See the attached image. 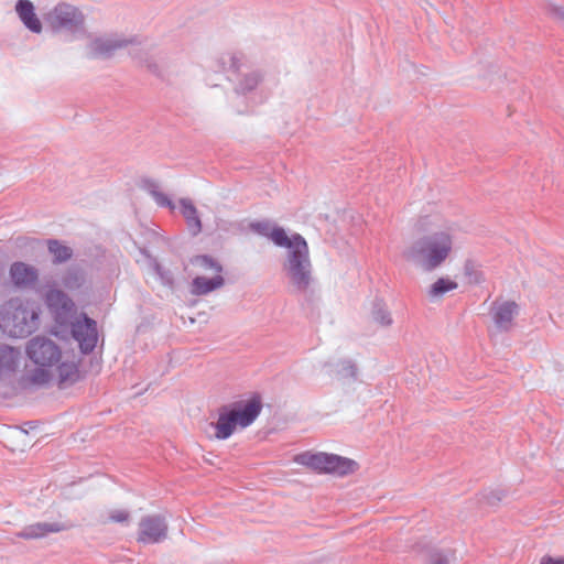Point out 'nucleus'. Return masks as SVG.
Segmentation results:
<instances>
[{"mask_svg":"<svg viewBox=\"0 0 564 564\" xmlns=\"http://www.w3.org/2000/svg\"><path fill=\"white\" fill-rule=\"evenodd\" d=\"M46 21L54 30L73 29L84 23V14L78 8L61 2L46 14Z\"/></svg>","mask_w":564,"mask_h":564,"instance_id":"7","label":"nucleus"},{"mask_svg":"<svg viewBox=\"0 0 564 564\" xmlns=\"http://www.w3.org/2000/svg\"><path fill=\"white\" fill-rule=\"evenodd\" d=\"M551 17L564 25V8L554 7L550 10Z\"/></svg>","mask_w":564,"mask_h":564,"instance_id":"26","label":"nucleus"},{"mask_svg":"<svg viewBox=\"0 0 564 564\" xmlns=\"http://www.w3.org/2000/svg\"><path fill=\"white\" fill-rule=\"evenodd\" d=\"M540 564H564V556L544 555L541 557Z\"/></svg>","mask_w":564,"mask_h":564,"instance_id":"25","label":"nucleus"},{"mask_svg":"<svg viewBox=\"0 0 564 564\" xmlns=\"http://www.w3.org/2000/svg\"><path fill=\"white\" fill-rule=\"evenodd\" d=\"M131 519L129 510L123 508H109L100 512L98 516V523L107 525L110 523L127 524Z\"/></svg>","mask_w":564,"mask_h":564,"instance_id":"18","label":"nucleus"},{"mask_svg":"<svg viewBox=\"0 0 564 564\" xmlns=\"http://www.w3.org/2000/svg\"><path fill=\"white\" fill-rule=\"evenodd\" d=\"M48 250L57 263L65 262L72 258V249L56 240L48 242Z\"/></svg>","mask_w":564,"mask_h":564,"instance_id":"20","label":"nucleus"},{"mask_svg":"<svg viewBox=\"0 0 564 564\" xmlns=\"http://www.w3.org/2000/svg\"><path fill=\"white\" fill-rule=\"evenodd\" d=\"M152 195H153L155 202L158 203V205L166 206L172 210L175 208V205L171 202V199H169V197L165 194L160 193V192H153Z\"/></svg>","mask_w":564,"mask_h":564,"instance_id":"24","label":"nucleus"},{"mask_svg":"<svg viewBox=\"0 0 564 564\" xmlns=\"http://www.w3.org/2000/svg\"><path fill=\"white\" fill-rule=\"evenodd\" d=\"M519 313L514 301H496L492 306V318L498 328L508 330Z\"/></svg>","mask_w":564,"mask_h":564,"instance_id":"11","label":"nucleus"},{"mask_svg":"<svg viewBox=\"0 0 564 564\" xmlns=\"http://www.w3.org/2000/svg\"><path fill=\"white\" fill-rule=\"evenodd\" d=\"M25 352L32 365L28 375L32 383L56 382L63 386L78 378L77 364L70 360L68 354L50 337L32 338L26 344Z\"/></svg>","mask_w":564,"mask_h":564,"instance_id":"1","label":"nucleus"},{"mask_svg":"<svg viewBox=\"0 0 564 564\" xmlns=\"http://www.w3.org/2000/svg\"><path fill=\"white\" fill-rule=\"evenodd\" d=\"M126 43L98 40L94 43V51L98 55H108L113 50L122 47Z\"/></svg>","mask_w":564,"mask_h":564,"instance_id":"21","label":"nucleus"},{"mask_svg":"<svg viewBox=\"0 0 564 564\" xmlns=\"http://www.w3.org/2000/svg\"><path fill=\"white\" fill-rule=\"evenodd\" d=\"M453 238L448 231H438L412 242L404 251L406 261L420 265L425 271L440 267L449 256Z\"/></svg>","mask_w":564,"mask_h":564,"instance_id":"3","label":"nucleus"},{"mask_svg":"<svg viewBox=\"0 0 564 564\" xmlns=\"http://www.w3.org/2000/svg\"><path fill=\"white\" fill-rule=\"evenodd\" d=\"M262 404L259 398L236 402L219 411L218 420L212 424L217 440H227L237 427L246 429L259 416Z\"/></svg>","mask_w":564,"mask_h":564,"instance_id":"5","label":"nucleus"},{"mask_svg":"<svg viewBox=\"0 0 564 564\" xmlns=\"http://www.w3.org/2000/svg\"><path fill=\"white\" fill-rule=\"evenodd\" d=\"M271 240L289 250L285 263L288 275L297 290H305L311 280L308 246L305 239L299 234L289 236L284 229H276L271 234Z\"/></svg>","mask_w":564,"mask_h":564,"instance_id":"2","label":"nucleus"},{"mask_svg":"<svg viewBox=\"0 0 564 564\" xmlns=\"http://www.w3.org/2000/svg\"><path fill=\"white\" fill-rule=\"evenodd\" d=\"M67 529L62 522H39L25 527L18 535L22 539H41L50 533H57Z\"/></svg>","mask_w":564,"mask_h":564,"instance_id":"14","label":"nucleus"},{"mask_svg":"<svg viewBox=\"0 0 564 564\" xmlns=\"http://www.w3.org/2000/svg\"><path fill=\"white\" fill-rule=\"evenodd\" d=\"M21 351L10 345L0 344V379L14 373L21 364Z\"/></svg>","mask_w":564,"mask_h":564,"instance_id":"12","label":"nucleus"},{"mask_svg":"<svg viewBox=\"0 0 564 564\" xmlns=\"http://www.w3.org/2000/svg\"><path fill=\"white\" fill-rule=\"evenodd\" d=\"M11 281L17 286H30L37 280V271L24 262H14L10 268Z\"/></svg>","mask_w":564,"mask_h":564,"instance_id":"15","label":"nucleus"},{"mask_svg":"<svg viewBox=\"0 0 564 564\" xmlns=\"http://www.w3.org/2000/svg\"><path fill=\"white\" fill-rule=\"evenodd\" d=\"M377 321L379 324L383 325V326H388L392 323V318L390 316V314L388 312H381L378 316H377Z\"/></svg>","mask_w":564,"mask_h":564,"instance_id":"27","label":"nucleus"},{"mask_svg":"<svg viewBox=\"0 0 564 564\" xmlns=\"http://www.w3.org/2000/svg\"><path fill=\"white\" fill-rule=\"evenodd\" d=\"M167 535L165 519L161 516L151 514L143 517L138 524L137 541L142 544H155L163 541Z\"/></svg>","mask_w":564,"mask_h":564,"instance_id":"8","label":"nucleus"},{"mask_svg":"<svg viewBox=\"0 0 564 564\" xmlns=\"http://www.w3.org/2000/svg\"><path fill=\"white\" fill-rule=\"evenodd\" d=\"M45 302L53 310L57 318H63L73 312L75 305L73 301L61 290L52 289L46 293Z\"/></svg>","mask_w":564,"mask_h":564,"instance_id":"13","label":"nucleus"},{"mask_svg":"<svg viewBox=\"0 0 564 564\" xmlns=\"http://www.w3.org/2000/svg\"><path fill=\"white\" fill-rule=\"evenodd\" d=\"M180 210L186 220L188 229L192 234L197 235L202 230V223L193 202L187 198L180 200Z\"/></svg>","mask_w":564,"mask_h":564,"instance_id":"17","label":"nucleus"},{"mask_svg":"<svg viewBox=\"0 0 564 564\" xmlns=\"http://www.w3.org/2000/svg\"><path fill=\"white\" fill-rule=\"evenodd\" d=\"M82 282L83 279L77 273H69L63 280L64 286L67 288L68 290H73L75 288L80 286Z\"/></svg>","mask_w":564,"mask_h":564,"instance_id":"22","label":"nucleus"},{"mask_svg":"<svg viewBox=\"0 0 564 564\" xmlns=\"http://www.w3.org/2000/svg\"><path fill=\"white\" fill-rule=\"evenodd\" d=\"M294 462L319 474L345 476L357 470L358 464L346 457L327 453L304 452L295 456Z\"/></svg>","mask_w":564,"mask_h":564,"instance_id":"6","label":"nucleus"},{"mask_svg":"<svg viewBox=\"0 0 564 564\" xmlns=\"http://www.w3.org/2000/svg\"><path fill=\"white\" fill-rule=\"evenodd\" d=\"M196 263L200 265L203 269L212 270L216 274L207 279L205 276H197L193 281V293L197 295L209 293L218 288H220L224 284V279L220 275L221 267L215 262L213 259L200 256L196 258Z\"/></svg>","mask_w":564,"mask_h":564,"instance_id":"9","label":"nucleus"},{"mask_svg":"<svg viewBox=\"0 0 564 564\" xmlns=\"http://www.w3.org/2000/svg\"><path fill=\"white\" fill-rule=\"evenodd\" d=\"M72 334L84 354L93 351L97 345L98 333L96 322L85 315L73 323Z\"/></svg>","mask_w":564,"mask_h":564,"instance_id":"10","label":"nucleus"},{"mask_svg":"<svg viewBox=\"0 0 564 564\" xmlns=\"http://www.w3.org/2000/svg\"><path fill=\"white\" fill-rule=\"evenodd\" d=\"M252 229L260 235L267 236L271 239V234L276 229H282L281 227L270 228L267 223H257L251 225Z\"/></svg>","mask_w":564,"mask_h":564,"instance_id":"23","label":"nucleus"},{"mask_svg":"<svg viewBox=\"0 0 564 564\" xmlns=\"http://www.w3.org/2000/svg\"><path fill=\"white\" fill-rule=\"evenodd\" d=\"M39 311L33 304L12 299L0 307V330L12 338H24L37 328Z\"/></svg>","mask_w":564,"mask_h":564,"instance_id":"4","label":"nucleus"},{"mask_svg":"<svg viewBox=\"0 0 564 564\" xmlns=\"http://www.w3.org/2000/svg\"><path fill=\"white\" fill-rule=\"evenodd\" d=\"M433 564H447V560L445 557H443V558L435 561Z\"/></svg>","mask_w":564,"mask_h":564,"instance_id":"28","label":"nucleus"},{"mask_svg":"<svg viewBox=\"0 0 564 564\" xmlns=\"http://www.w3.org/2000/svg\"><path fill=\"white\" fill-rule=\"evenodd\" d=\"M457 283L448 278H440L437 281H435L429 291V295L432 299H440L445 293L454 291L457 289Z\"/></svg>","mask_w":564,"mask_h":564,"instance_id":"19","label":"nucleus"},{"mask_svg":"<svg viewBox=\"0 0 564 564\" xmlns=\"http://www.w3.org/2000/svg\"><path fill=\"white\" fill-rule=\"evenodd\" d=\"M15 11L23 24L34 33H41L42 23L34 12V6L30 0H19Z\"/></svg>","mask_w":564,"mask_h":564,"instance_id":"16","label":"nucleus"}]
</instances>
